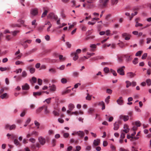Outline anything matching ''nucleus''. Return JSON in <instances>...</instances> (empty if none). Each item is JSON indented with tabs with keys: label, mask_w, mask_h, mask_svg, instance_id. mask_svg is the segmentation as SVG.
<instances>
[{
	"label": "nucleus",
	"mask_w": 151,
	"mask_h": 151,
	"mask_svg": "<svg viewBox=\"0 0 151 151\" xmlns=\"http://www.w3.org/2000/svg\"><path fill=\"white\" fill-rule=\"evenodd\" d=\"M21 45L24 47V48H26L27 47V45L26 44V42L24 41L23 43H22Z\"/></svg>",
	"instance_id": "55"
},
{
	"label": "nucleus",
	"mask_w": 151,
	"mask_h": 151,
	"mask_svg": "<svg viewBox=\"0 0 151 151\" xmlns=\"http://www.w3.org/2000/svg\"><path fill=\"white\" fill-rule=\"evenodd\" d=\"M22 87L23 90H28L29 88V86L27 83L22 86Z\"/></svg>",
	"instance_id": "18"
},
{
	"label": "nucleus",
	"mask_w": 151,
	"mask_h": 151,
	"mask_svg": "<svg viewBox=\"0 0 151 151\" xmlns=\"http://www.w3.org/2000/svg\"><path fill=\"white\" fill-rule=\"evenodd\" d=\"M147 56V53H145L142 55V59H145L146 58Z\"/></svg>",
	"instance_id": "60"
},
{
	"label": "nucleus",
	"mask_w": 151,
	"mask_h": 151,
	"mask_svg": "<svg viewBox=\"0 0 151 151\" xmlns=\"http://www.w3.org/2000/svg\"><path fill=\"white\" fill-rule=\"evenodd\" d=\"M100 142V140L99 139H95L93 141V144L94 146H96L99 145Z\"/></svg>",
	"instance_id": "17"
},
{
	"label": "nucleus",
	"mask_w": 151,
	"mask_h": 151,
	"mask_svg": "<svg viewBox=\"0 0 151 151\" xmlns=\"http://www.w3.org/2000/svg\"><path fill=\"white\" fill-rule=\"evenodd\" d=\"M76 150L74 151H79L81 149V147L79 145L76 146Z\"/></svg>",
	"instance_id": "43"
},
{
	"label": "nucleus",
	"mask_w": 151,
	"mask_h": 151,
	"mask_svg": "<svg viewBox=\"0 0 151 151\" xmlns=\"http://www.w3.org/2000/svg\"><path fill=\"white\" fill-rule=\"evenodd\" d=\"M90 47L91 48V51L93 52L94 51H95L94 49L96 47V45L95 44L91 45Z\"/></svg>",
	"instance_id": "23"
},
{
	"label": "nucleus",
	"mask_w": 151,
	"mask_h": 151,
	"mask_svg": "<svg viewBox=\"0 0 151 151\" xmlns=\"http://www.w3.org/2000/svg\"><path fill=\"white\" fill-rule=\"evenodd\" d=\"M124 129L123 131L125 133H127L129 132V129L128 128V126L126 124H125L124 125Z\"/></svg>",
	"instance_id": "13"
},
{
	"label": "nucleus",
	"mask_w": 151,
	"mask_h": 151,
	"mask_svg": "<svg viewBox=\"0 0 151 151\" xmlns=\"http://www.w3.org/2000/svg\"><path fill=\"white\" fill-rule=\"evenodd\" d=\"M136 75V74L132 72H129L127 73V76L130 78H133Z\"/></svg>",
	"instance_id": "20"
},
{
	"label": "nucleus",
	"mask_w": 151,
	"mask_h": 151,
	"mask_svg": "<svg viewBox=\"0 0 151 151\" xmlns=\"http://www.w3.org/2000/svg\"><path fill=\"white\" fill-rule=\"evenodd\" d=\"M111 14H109L107 15L105 17V19L107 21L109 22V18L111 17Z\"/></svg>",
	"instance_id": "32"
},
{
	"label": "nucleus",
	"mask_w": 151,
	"mask_h": 151,
	"mask_svg": "<svg viewBox=\"0 0 151 151\" xmlns=\"http://www.w3.org/2000/svg\"><path fill=\"white\" fill-rule=\"evenodd\" d=\"M67 81V79L65 78H63L61 79V82L63 84L66 83Z\"/></svg>",
	"instance_id": "46"
},
{
	"label": "nucleus",
	"mask_w": 151,
	"mask_h": 151,
	"mask_svg": "<svg viewBox=\"0 0 151 151\" xmlns=\"http://www.w3.org/2000/svg\"><path fill=\"white\" fill-rule=\"evenodd\" d=\"M118 0H111V4L112 5H116L118 2Z\"/></svg>",
	"instance_id": "35"
},
{
	"label": "nucleus",
	"mask_w": 151,
	"mask_h": 151,
	"mask_svg": "<svg viewBox=\"0 0 151 151\" xmlns=\"http://www.w3.org/2000/svg\"><path fill=\"white\" fill-rule=\"evenodd\" d=\"M29 70L30 73L32 74L35 72V69L33 68H30Z\"/></svg>",
	"instance_id": "38"
},
{
	"label": "nucleus",
	"mask_w": 151,
	"mask_h": 151,
	"mask_svg": "<svg viewBox=\"0 0 151 151\" xmlns=\"http://www.w3.org/2000/svg\"><path fill=\"white\" fill-rule=\"evenodd\" d=\"M125 68L124 66H122L121 67L119 68L117 70L118 73L121 75H124V69Z\"/></svg>",
	"instance_id": "2"
},
{
	"label": "nucleus",
	"mask_w": 151,
	"mask_h": 151,
	"mask_svg": "<svg viewBox=\"0 0 151 151\" xmlns=\"http://www.w3.org/2000/svg\"><path fill=\"white\" fill-rule=\"evenodd\" d=\"M30 14L32 15L35 16L38 14V10L37 8H35L32 9L30 10Z\"/></svg>",
	"instance_id": "3"
},
{
	"label": "nucleus",
	"mask_w": 151,
	"mask_h": 151,
	"mask_svg": "<svg viewBox=\"0 0 151 151\" xmlns=\"http://www.w3.org/2000/svg\"><path fill=\"white\" fill-rule=\"evenodd\" d=\"M142 52H143L142 51H139L136 53L135 55V56H140Z\"/></svg>",
	"instance_id": "50"
},
{
	"label": "nucleus",
	"mask_w": 151,
	"mask_h": 151,
	"mask_svg": "<svg viewBox=\"0 0 151 151\" xmlns=\"http://www.w3.org/2000/svg\"><path fill=\"white\" fill-rule=\"evenodd\" d=\"M59 58L60 60L61 61H64L65 60V58L63 57V55H60L59 56Z\"/></svg>",
	"instance_id": "33"
},
{
	"label": "nucleus",
	"mask_w": 151,
	"mask_h": 151,
	"mask_svg": "<svg viewBox=\"0 0 151 151\" xmlns=\"http://www.w3.org/2000/svg\"><path fill=\"white\" fill-rule=\"evenodd\" d=\"M109 1V0H100V2L103 7H105L106 5Z\"/></svg>",
	"instance_id": "10"
},
{
	"label": "nucleus",
	"mask_w": 151,
	"mask_h": 151,
	"mask_svg": "<svg viewBox=\"0 0 151 151\" xmlns=\"http://www.w3.org/2000/svg\"><path fill=\"white\" fill-rule=\"evenodd\" d=\"M127 85L126 87L127 88H128L129 86L132 85V83L128 81H127L125 82Z\"/></svg>",
	"instance_id": "29"
},
{
	"label": "nucleus",
	"mask_w": 151,
	"mask_h": 151,
	"mask_svg": "<svg viewBox=\"0 0 151 151\" xmlns=\"http://www.w3.org/2000/svg\"><path fill=\"white\" fill-rule=\"evenodd\" d=\"M70 142L71 143H75L76 144H77L78 142V140H75L74 139L72 138L70 139Z\"/></svg>",
	"instance_id": "37"
},
{
	"label": "nucleus",
	"mask_w": 151,
	"mask_h": 151,
	"mask_svg": "<svg viewBox=\"0 0 151 151\" xmlns=\"http://www.w3.org/2000/svg\"><path fill=\"white\" fill-rule=\"evenodd\" d=\"M122 99V97H120L117 100L116 102L118 104H119V105H122L123 104V101Z\"/></svg>",
	"instance_id": "15"
},
{
	"label": "nucleus",
	"mask_w": 151,
	"mask_h": 151,
	"mask_svg": "<svg viewBox=\"0 0 151 151\" xmlns=\"http://www.w3.org/2000/svg\"><path fill=\"white\" fill-rule=\"evenodd\" d=\"M37 81V78L34 77H33L32 78V80H30V82L31 83H36Z\"/></svg>",
	"instance_id": "31"
},
{
	"label": "nucleus",
	"mask_w": 151,
	"mask_h": 151,
	"mask_svg": "<svg viewBox=\"0 0 151 151\" xmlns=\"http://www.w3.org/2000/svg\"><path fill=\"white\" fill-rule=\"evenodd\" d=\"M38 140L40 144L42 145H44L45 143V139L42 137H40L38 138Z\"/></svg>",
	"instance_id": "7"
},
{
	"label": "nucleus",
	"mask_w": 151,
	"mask_h": 151,
	"mask_svg": "<svg viewBox=\"0 0 151 151\" xmlns=\"http://www.w3.org/2000/svg\"><path fill=\"white\" fill-rule=\"evenodd\" d=\"M104 71L105 73H108L109 71V69L108 68L105 67L104 68Z\"/></svg>",
	"instance_id": "59"
},
{
	"label": "nucleus",
	"mask_w": 151,
	"mask_h": 151,
	"mask_svg": "<svg viewBox=\"0 0 151 151\" xmlns=\"http://www.w3.org/2000/svg\"><path fill=\"white\" fill-rule=\"evenodd\" d=\"M52 113L55 116H58L59 115V112L56 111H54Z\"/></svg>",
	"instance_id": "49"
},
{
	"label": "nucleus",
	"mask_w": 151,
	"mask_h": 151,
	"mask_svg": "<svg viewBox=\"0 0 151 151\" xmlns=\"http://www.w3.org/2000/svg\"><path fill=\"white\" fill-rule=\"evenodd\" d=\"M110 98V96H108L105 100V102L106 103L108 104L109 102V99Z\"/></svg>",
	"instance_id": "58"
},
{
	"label": "nucleus",
	"mask_w": 151,
	"mask_h": 151,
	"mask_svg": "<svg viewBox=\"0 0 151 151\" xmlns=\"http://www.w3.org/2000/svg\"><path fill=\"white\" fill-rule=\"evenodd\" d=\"M29 141L32 143H35V139L33 138H31L29 139Z\"/></svg>",
	"instance_id": "62"
},
{
	"label": "nucleus",
	"mask_w": 151,
	"mask_h": 151,
	"mask_svg": "<svg viewBox=\"0 0 151 151\" xmlns=\"http://www.w3.org/2000/svg\"><path fill=\"white\" fill-rule=\"evenodd\" d=\"M125 134L123 132H122L120 135V138L123 139L125 137Z\"/></svg>",
	"instance_id": "56"
},
{
	"label": "nucleus",
	"mask_w": 151,
	"mask_h": 151,
	"mask_svg": "<svg viewBox=\"0 0 151 151\" xmlns=\"http://www.w3.org/2000/svg\"><path fill=\"white\" fill-rule=\"evenodd\" d=\"M39 123H32L31 125H30V127H31V128H34L35 127H37V128H39Z\"/></svg>",
	"instance_id": "22"
},
{
	"label": "nucleus",
	"mask_w": 151,
	"mask_h": 151,
	"mask_svg": "<svg viewBox=\"0 0 151 151\" xmlns=\"http://www.w3.org/2000/svg\"><path fill=\"white\" fill-rule=\"evenodd\" d=\"M94 110V109L93 108H89L88 110V113L90 114H91L92 112Z\"/></svg>",
	"instance_id": "40"
},
{
	"label": "nucleus",
	"mask_w": 151,
	"mask_h": 151,
	"mask_svg": "<svg viewBox=\"0 0 151 151\" xmlns=\"http://www.w3.org/2000/svg\"><path fill=\"white\" fill-rule=\"evenodd\" d=\"M110 71L112 73L113 75L114 76H116L117 75V73L116 71L112 69H111Z\"/></svg>",
	"instance_id": "57"
},
{
	"label": "nucleus",
	"mask_w": 151,
	"mask_h": 151,
	"mask_svg": "<svg viewBox=\"0 0 151 151\" xmlns=\"http://www.w3.org/2000/svg\"><path fill=\"white\" fill-rule=\"evenodd\" d=\"M48 12V11L47 10H45L44 12L42 13L41 17H45L47 14Z\"/></svg>",
	"instance_id": "41"
},
{
	"label": "nucleus",
	"mask_w": 151,
	"mask_h": 151,
	"mask_svg": "<svg viewBox=\"0 0 151 151\" xmlns=\"http://www.w3.org/2000/svg\"><path fill=\"white\" fill-rule=\"evenodd\" d=\"M49 72L52 73H55L56 72V70L55 68H51L49 70Z\"/></svg>",
	"instance_id": "25"
},
{
	"label": "nucleus",
	"mask_w": 151,
	"mask_h": 151,
	"mask_svg": "<svg viewBox=\"0 0 151 151\" xmlns=\"http://www.w3.org/2000/svg\"><path fill=\"white\" fill-rule=\"evenodd\" d=\"M75 134H77L80 137H82L84 136V133L82 131H79L75 132Z\"/></svg>",
	"instance_id": "12"
},
{
	"label": "nucleus",
	"mask_w": 151,
	"mask_h": 151,
	"mask_svg": "<svg viewBox=\"0 0 151 151\" xmlns=\"http://www.w3.org/2000/svg\"><path fill=\"white\" fill-rule=\"evenodd\" d=\"M73 76L75 77H78L79 75V73L77 72H74L73 73Z\"/></svg>",
	"instance_id": "53"
},
{
	"label": "nucleus",
	"mask_w": 151,
	"mask_h": 151,
	"mask_svg": "<svg viewBox=\"0 0 151 151\" xmlns=\"http://www.w3.org/2000/svg\"><path fill=\"white\" fill-rule=\"evenodd\" d=\"M138 58H134V60H133L132 62L134 64L136 65L138 63Z\"/></svg>",
	"instance_id": "36"
},
{
	"label": "nucleus",
	"mask_w": 151,
	"mask_h": 151,
	"mask_svg": "<svg viewBox=\"0 0 151 151\" xmlns=\"http://www.w3.org/2000/svg\"><path fill=\"white\" fill-rule=\"evenodd\" d=\"M127 36H131V35L130 34L127 33H124L122 35V37L124 38Z\"/></svg>",
	"instance_id": "34"
},
{
	"label": "nucleus",
	"mask_w": 151,
	"mask_h": 151,
	"mask_svg": "<svg viewBox=\"0 0 151 151\" xmlns=\"http://www.w3.org/2000/svg\"><path fill=\"white\" fill-rule=\"evenodd\" d=\"M143 25L141 23H138L137 21H136V24H135V27H141Z\"/></svg>",
	"instance_id": "51"
},
{
	"label": "nucleus",
	"mask_w": 151,
	"mask_h": 151,
	"mask_svg": "<svg viewBox=\"0 0 151 151\" xmlns=\"http://www.w3.org/2000/svg\"><path fill=\"white\" fill-rule=\"evenodd\" d=\"M65 68V66L64 65H62L60 67H57V69H59L60 70H63Z\"/></svg>",
	"instance_id": "45"
},
{
	"label": "nucleus",
	"mask_w": 151,
	"mask_h": 151,
	"mask_svg": "<svg viewBox=\"0 0 151 151\" xmlns=\"http://www.w3.org/2000/svg\"><path fill=\"white\" fill-rule=\"evenodd\" d=\"M20 52L19 51V50H18L15 53V55L17 56L16 57V59H19L21 58L22 56V53H20Z\"/></svg>",
	"instance_id": "8"
},
{
	"label": "nucleus",
	"mask_w": 151,
	"mask_h": 151,
	"mask_svg": "<svg viewBox=\"0 0 151 151\" xmlns=\"http://www.w3.org/2000/svg\"><path fill=\"white\" fill-rule=\"evenodd\" d=\"M132 54H127L124 55V56L126 58V60L127 62H129L131 61L132 59Z\"/></svg>",
	"instance_id": "6"
},
{
	"label": "nucleus",
	"mask_w": 151,
	"mask_h": 151,
	"mask_svg": "<svg viewBox=\"0 0 151 151\" xmlns=\"http://www.w3.org/2000/svg\"><path fill=\"white\" fill-rule=\"evenodd\" d=\"M70 91V90H67L65 91H64L62 92V95H64L66 93H69Z\"/></svg>",
	"instance_id": "42"
},
{
	"label": "nucleus",
	"mask_w": 151,
	"mask_h": 151,
	"mask_svg": "<svg viewBox=\"0 0 151 151\" xmlns=\"http://www.w3.org/2000/svg\"><path fill=\"white\" fill-rule=\"evenodd\" d=\"M50 88V91H54L56 90V87L54 85H52L51 86L49 87Z\"/></svg>",
	"instance_id": "24"
},
{
	"label": "nucleus",
	"mask_w": 151,
	"mask_h": 151,
	"mask_svg": "<svg viewBox=\"0 0 151 151\" xmlns=\"http://www.w3.org/2000/svg\"><path fill=\"white\" fill-rule=\"evenodd\" d=\"M27 73L25 71H23L22 73V76L23 77H25L27 76Z\"/></svg>",
	"instance_id": "47"
},
{
	"label": "nucleus",
	"mask_w": 151,
	"mask_h": 151,
	"mask_svg": "<svg viewBox=\"0 0 151 151\" xmlns=\"http://www.w3.org/2000/svg\"><path fill=\"white\" fill-rule=\"evenodd\" d=\"M19 32V31L17 30V31H14L13 32H11V33H12L13 34V35L14 36H15Z\"/></svg>",
	"instance_id": "54"
},
{
	"label": "nucleus",
	"mask_w": 151,
	"mask_h": 151,
	"mask_svg": "<svg viewBox=\"0 0 151 151\" xmlns=\"http://www.w3.org/2000/svg\"><path fill=\"white\" fill-rule=\"evenodd\" d=\"M146 82L148 86H150L151 84V81L150 79H147L146 81Z\"/></svg>",
	"instance_id": "44"
},
{
	"label": "nucleus",
	"mask_w": 151,
	"mask_h": 151,
	"mask_svg": "<svg viewBox=\"0 0 151 151\" xmlns=\"http://www.w3.org/2000/svg\"><path fill=\"white\" fill-rule=\"evenodd\" d=\"M43 110V106L40 107L37 109L36 111L37 113H39Z\"/></svg>",
	"instance_id": "30"
},
{
	"label": "nucleus",
	"mask_w": 151,
	"mask_h": 151,
	"mask_svg": "<svg viewBox=\"0 0 151 151\" xmlns=\"http://www.w3.org/2000/svg\"><path fill=\"white\" fill-rule=\"evenodd\" d=\"M51 98H49L45 100V101H44V102H46L47 104H49L50 102V100H51Z\"/></svg>",
	"instance_id": "52"
},
{
	"label": "nucleus",
	"mask_w": 151,
	"mask_h": 151,
	"mask_svg": "<svg viewBox=\"0 0 151 151\" xmlns=\"http://www.w3.org/2000/svg\"><path fill=\"white\" fill-rule=\"evenodd\" d=\"M137 124L136 126H134L133 127L132 129L134 131L137 130L138 127H139L140 126V123H136Z\"/></svg>",
	"instance_id": "28"
},
{
	"label": "nucleus",
	"mask_w": 151,
	"mask_h": 151,
	"mask_svg": "<svg viewBox=\"0 0 151 151\" xmlns=\"http://www.w3.org/2000/svg\"><path fill=\"white\" fill-rule=\"evenodd\" d=\"M75 108V106L73 104H70L68 105V108L70 111H72Z\"/></svg>",
	"instance_id": "21"
},
{
	"label": "nucleus",
	"mask_w": 151,
	"mask_h": 151,
	"mask_svg": "<svg viewBox=\"0 0 151 151\" xmlns=\"http://www.w3.org/2000/svg\"><path fill=\"white\" fill-rule=\"evenodd\" d=\"M119 118L121 119H123L124 121L125 122L128 120L129 116H128L121 115L119 116Z\"/></svg>",
	"instance_id": "11"
},
{
	"label": "nucleus",
	"mask_w": 151,
	"mask_h": 151,
	"mask_svg": "<svg viewBox=\"0 0 151 151\" xmlns=\"http://www.w3.org/2000/svg\"><path fill=\"white\" fill-rule=\"evenodd\" d=\"M119 127V126L118 123H114V130H117L118 129Z\"/></svg>",
	"instance_id": "26"
},
{
	"label": "nucleus",
	"mask_w": 151,
	"mask_h": 151,
	"mask_svg": "<svg viewBox=\"0 0 151 151\" xmlns=\"http://www.w3.org/2000/svg\"><path fill=\"white\" fill-rule=\"evenodd\" d=\"M16 127V126L14 124H13L11 125H9L8 124H7L5 126V129H9L10 130H12L14 129Z\"/></svg>",
	"instance_id": "5"
},
{
	"label": "nucleus",
	"mask_w": 151,
	"mask_h": 151,
	"mask_svg": "<svg viewBox=\"0 0 151 151\" xmlns=\"http://www.w3.org/2000/svg\"><path fill=\"white\" fill-rule=\"evenodd\" d=\"M43 109L44 110V113L45 114H48L49 113V111L47 109V105L43 106Z\"/></svg>",
	"instance_id": "14"
},
{
	"label": "nucleus",
	"mask_w": 151,
	"mask_h": 151,
	"mask_svg": "<svg viewBox=\"0 0 151 151\" xmlns=\"http://www.w3.org/2000/svg\"><path fill=\"white\" fill-rule=\"evenodd\" d=\"M47 18L50 19H55L56 20L58 19V17L56 15H55L53 13H50L48 14Z\"/></svg>",
	"instance_id": "4"
},
{
	"label": "nucleus",
	"mask_w": 151,
	"mask_h": 151,
	"mask_svg": "<svg viewBox=\"0 0 151 151\" xmlns=\"http://www.w3.org/2000/svg\"><path fill=\"white\" fill-rule=\"evenodd\" d=\"M124 56H118L117 57L118 60V62L121 63H122L123 61V58H124Z\"/></svg>",
	"instance_id": "19"
},
{
	"label": "nucleus",
	"mask_w": 151,
	"mask_h": 151,
	"mask_svg": "<svg viewBox=\"0 0 151 151\" xmlns=\"http://www.w3.org/2000/svg\"><path fill=\"white\" fill-rule=\"evenodd\" d=\"M6 40L8 41L10 40L12 38V37H11L9 35H6Z\"/></svg>",
	"instance_id": "63"
},
{
	"label": "nucleus",
	"mask_w": 151,
	"mask_h": 151,
	"mask_svg": "<svg viewBox=\"0 0 151 151\" xmlns=\"http://www.w3.org/2000/svg\"><path fill=\"white\" fill-rule=\"evenodd\" d=\"M81 50L80 49H77L76 51L72 53L71 55L73 57V59L75 61L77 60L78 58V54L81 52Z\"/></svg>",
	"instance_id": "1"
},
{
	"label": "nucleus",
	"mask_w": 151,
	"mask_h": 151,
	"mask_svg": "<svg viewBox=\"0 0 151 151\" xmlns=\"http://www.w3.org/2000/svg\"><path fill=\"white\" fill-rule=\"evenodd\" d=\"M9 97V96L6 93H4L1 95L0 96V98L2 99H6Z\"/></svg>",
	"instance_id": "16"
},
{
	"label": "nucleus",
	"mask_w": 151,
	"mask_h": 151,
	"mask_svg": "<svg viewBox=\"0 0 151 151\" xmlns=\"http://www.w3.org/2000/svg\"><path fill=\"white\" fill-rule=\"evenodd\" d=\"M15 64L16 65H19L20 64L24 65V63L23 62L18 60L16 62Z\"/></svg>",
	"instance_id": "48"
},
{
	"label": "nucleus",
	"mask_w": 151,
	"mask_h": 151,
	"mask_svg": "<svg viewBox=\"0 0 151 151\" xmlns=\"http://www.w3.org/2000/svg\"><path fill=\"white\" fill-rule=\"evenodd\" d=\"M69 135L68 133H65L63 134V136L65 138H67L69 136Z\"/></svg>",
	"instance_id": "64"
},
{
	"label": "nucleus",
	"mask_w": 151,
	"mask_h": 151,
	"mask_svg": "<svg viewBox=\"0 0 151 151\" xmlns=\"http://www.w3.org/2000/svg\"><path fill=\"white\" fill-rule=\"evenodd\" d=\"M7 69L8 68H3L2 67L0 68V70L1 71L6 70H7Z\"/></svg>",
	"instance_id": "61"
},
{
	"label": "nucleus",
	"mask_w": 151,
	"mask_h": 151,
	"mask_svg": "<svg viewBox=\"0 0 151 151\" xmlns=\"http://www.w3.org/2000/svg\"><path fill=\"white\" fill-rule=\"evenodd\" d=\"M42 92H34L33 93V95L34 96L36 97L37 96L40 95Z\"/></svg>",
	"instance_id": "27"
},
{
	"label": "nucleus",
	"mask_w": 151,
	"mask_h": 151,
	"mask_svg": "<svg viewBox=\"0 0 151 151\" xmlns=\"http://www.w3.org/2000/svg\"><path fill=\"white\" fill-rule=\"evenodd\" d=\"M14 143L16 145H20V144L17 139H15L14 140Z\"/></svg>",
	"instance_id": "39"
},
{
	"label": "nucleus",
	"mask_w": 151,
	"mask_h": 151,
	"mask_svg": "<svg viewBox=\"0 0 151 151\" xmlns=\"http://www.w3.org/2000/svg\"><path fill=\"white\" fill-rule=\"evenodd\" d=\"M87 2L86 4L88 8H91L93 6V2L94 0H86Z\"/></svg>",
	"instance_id": "9"
}]
</instances>
